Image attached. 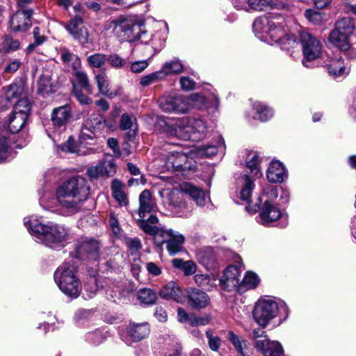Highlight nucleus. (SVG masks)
I'll return each mask as SVG.
<instances>
[{
    "label": "nucleus",
    "instance_id": "f257e3e1",
    "mask_svg": "<svg viewBox=\"0 0 356 356\" xmlns=\"http://www.w3.org/2000/svg\"><path fill=\"white\" fill-rule=\"evenodd\" d=\"M24 225L36 242L50 248L63 247L69 239L67 228L52 222L44 223L41 217L24 218Z\"/></svg>",
    "mask_w": 356,
    "mask_h": 356
},
{
    "label": "nucleus",
    "instance_id": "f03ea898",
    "mask_svg": "<svg viewBox=\"0 0 356 356\" xmlns=\"http://www.w3.org/2000/svg\"><path fill=\"white\" fill-rule=\"evenodd\" d=\"M89 189L84 177H72L58 187L56 198L61 208L70 213L76 212L80 204L88 197Z\"/></svg>",
    "mask_w": 356,
    "mask_h": 356
},
{
    "label": "nucleus",
    "instance_id": "7ed1b4c3",
    "mask_svg": "<svg viewBox=\"0 0 356 356\" xmlns=\"http://www.w3.org/2000/svg\"><path fill=\"white\" fill-rule=\"evenodd\" d=\"M105 29H112L116 36L123 40L128 41L140 40L145 44L152 41V44H157L156 35L149 37L147 32L142 29L141 24L122 17L107 22L105 24Z\"/></svg>",
    "mask_w": 356,
    "mask_h": 356
},
{
    "label": "nucleus",
    "instance_id": "20e7f679",
    "mask_svg": "<svg viewBox=\"0 0 356 356\" xmlns=\"http://www.w3.org/2000/svg\"><path fill=\"white\" fill-rule=\"evenodd\" d=\"M202 108L206 106V99L199 94H193L189 97L177 93H168L159 100L160 108L166 113L184 114L193 106Z\"/></svg>",
    "mask_w": 356,
    "mask_h": 356
},
{
    "label": "nucleus",
    "instance_id": "39448f33",
    "mask_svg": "<svg viewBox=\"0 0 356 356\" xmlns=\"http://www.w3.org/2000/svg\"><path fill=\"white\" fill-rule=\"evenodd\" d=\"M278 196V188L273 186H267L258 198L257 207L259 215L257 222L267 226L282 217L281 210L275 203Z\"/></svg>",
    "mask_w": 356,
    "mask_h": 356
},
{
    "label": "nucleus",
    "instance_id": "423d86ee",
    "mask_svg": "<svg viewBox=\"0 0 356 356\" xmlns=\"http://www.w3.org/2000/svg\"><path fill=\"white\" fill-rule=\"evenodd\" d=\"M181 191V192L177 189H165L161 192V195L166 196L169 204L177 213H179L178 209L184 206V203L181 201V193L188 195L198 207H204L210 202L209 195L205 191L189 183L182 184Z\"/></svg>",
    "mask_w": 356,
    "mask_h": 356
},
{
    "label": "nucleus",
    "instance_id": "0eeeda50",
    "mask_svg": "<svg viewBox=\"0 0 356 356\" xmlns=\"http://www.w3.org/2000/svg\"><path fill=\"white\" fill-rule=\"evenodd\" d=\"M54 280L66 296L76 298L80 295V282L73 264L65 262L60 265L54 273Z\"/></svg>",
    "mask_w": 356,
    "mask_h": 356
},
{
    "label": "nucleus",
    "instance_id": "6e6552de",
    "mask_svg": "<svg viewBox=\"0 0 356 356\" xmlns=\"http://www.w3.org/2000/svg\"><path fill=\"white\" fill-rule=\"evenodd\" d=\"M140 229L145 234L154 236L155 240H157L159 237L162 238V240L159 243L161 244L167 243L166 248L170 254L174 255L181 251L182 245L185 240L181 234L172 229L165 230L156 225H147L145 221L142 222Z\"/></svg>",
    "mask_w": 356,
    "mask_h": 356
},
{
    "label": "nucleus",
    "instance_id": "1a4fd4ad",
    "mask_svg": "<svg viewBox=\"0 0 356 356\" xmlns=\"http://www.w3.org/2000/svg\"><path fill=\"white\" fill-rule=\"evenodd\" d=\"M207 129V125L202 120L182 118L176 121L173 131L180 139L198 141L205 137Z\"/></svg>",
    "mask_w": 356,
    "mask_h": 356
},
{
    "label": "nucleus",
    "instance_id": "9d476101",
    "mask_svg": "<svg viewBox=\"0 0 356 356\" xmlns=\"http://www.w3.org/2000/svg\"><path fill=\"white\" fill-rule=\"evenodd\" d=\"M284 302H276L270 298H261L255 303L252 312L253 318L260 326L265 327L275 318L280 309L285 308Z\"/></svg>",
    "mask_w": 356,
    "mask_h": 356
},
{
    "label": "nucleus",
    "instance_id": "9b49d317",
    "mask_svg": "<svg viewBox=\"0 0 356 356\" xmlns=\"http://www.w3.org/2000/svg\"><path fill=\"white\" fill-rule=\"evenodd\" d=\"M300 42L303 55L302 63L307 68L312 67V62L323 55V42L316 36L305 31L300 33Z\"/></svg>",
    "mask_w": 356,
    "mask_h": 356
},
{
    "label": "nucleus",
    "instance_id": "f8f14e48",
    "mask_svg": "<svg viewBox=\"0 0 356 356\" xmlns=\"http://www.w3.org/2000/svg\"><path fill=\"white\" fill-rule=\"evenodd\" d=\"M282 19H277L276 20L272 19L275 25L270 27L273 31H269L267 35H261V39L266 42L280 44L283 49L289 50L290 48L295 47L298 43L293 35H290L286 33L282 26Z\"/></svg>",
    "mask_w": 356,
    "mask_h": 356
},
{
    "label": "nucleus",
    "instance_id": "ddd939ff",
    "mask_svg": "<svg viewBox=\"0 0 356 356\" xmlns=\"http://www.w3.org/2000/svg\"><path fill=\"white\" fill-rule=\"evenodd\" d=\"M156 208V204L152 199L149 190H144L139 195V208L137 211L138 218L137 219L139 227L143 221L147 225H156L158 223V218L153 214Z\"/></svg>",
    "mask_w": 356,
    "mask_h": 356
},
{
    "label": "nucleus",
    "instance_id": "4468645a",
    "mask_svg": "<svg viewBox=\"0 0 356 356\" xmlns=\"http://www.w3.org/2000/svg\"><path fill=\"white\" fill-rule=\"evenodd\" d=\"M99 243L92 238H81L76 245V255L78 258L97 260L99 254Z\"/></svg>",
    "mask_w": 356,
    "mask_h": 356
},
{
    "label": "nucleus",
    "instance_id": "2eb2a0df",
    "mask_svg": "<svg viewBox=\"0 0 356 356\" xmlns=\"http://www.w3.org/2000/svg\"><path fill=\"white\" fill-rule=\"evenodd\" d=\"M106 127L105 122L102 117L87 118L85 120L80 133V138L83 141L92 140L102 134Z\"/></svg>",
    "mask_w": 356,
    "mask_h": 356
},
{
    "label": "nucleus",
    "instance_id": "dca6fc26",
    "mask_svg": "<svg viewBox=\"0 0 356 356\" xmlns=\"http://www.w3.org/2000/svg\"><path fill=\"white\" fill-rule=\"evenodd\" d=\"M241 269L236 266H229L223 272L220 280V287L225 291H232L240 287Z\"/></svg>",
    "mask_w": 356,
    "mask_h": 356
},
{
    "label": "nucleus",
    "instance_id": "f3484780",
    "mask_svg": "<svg viewBox=\"0 0 356 356\" xmlns=\"http://www.w3.org/2000/svg\"><path fill=\"white\" fill-rule=\"evenodd\" d=\"M33 10H18L12 16L10 21V29L13 31H25L29 29L31 24V16Z\"/></svg>",
    "mask_w": 356,
    "mask_h": 356
},
{
    "label": "nucleus",
    "instance_id": "a211bd4d",
    "mask_svg": "<svg viewBox=\"0 0 356 356\" xmlns=\"http://www.w3.org/2000/svg\"><path fill=\"white\" fill-rule=\"evenodd\" d=\"M188 156L177 151L169 152L165 159V165L168 170H184L189 169L191 165L188 164Z\"/></svg>",
    "mask_w": 356,
    "mask_h": 356
},
{
    "label": "nucleus",
    "instance_id": "6ab92c4d",
    "mask_svg": "<svg viewBox=\"0 0 356 356\" xmlns=\"http://www.w3.org/2000/svg\"><path fill=\"white\" fill-rule=\"evenodd\" d=\"M257 350L262 353L264 356H284V351L278 341H270L267 336L259 339L254 342Z\"/></svg>",
    "mask_w": 356,
    "mask_h": 356
},
{
    "label": "nucleus",
    "instance_id": "aec40b11",
    "mask_svg": "<svg viewBox=\"0 0 356 356\" xmlns=\"http://www.w3.org/2000/svg\"><path fill=\"white\" fill-rule=\"evenodd\" d=\"M72 118V108L65 104L55 108L51 114V121L54 129H65Z\"/></svg>",
    "mask_w": 356,
    "mask_h": 356
},
{
    "label": "nucleus",
    "instance_id": "412c9836",
    "mask_svg": "<svg viewBox=\"0 0 356 356\" xmlns=\"http://www.w3.org/2000/svg\"><path fill=\"white\" fill-rule=\"evenodd\" d=\"M28 117L24 114H18L15 111L9 117L8 120V129H9L10 134L8 136L6 135L8 144L11 145V141L15 140V134L18 133L24 126L27 120Z\"/></svg>",
    "mask_w": 356,
    "mask_h": 356
},
{
    "label": "nucleus",
    "instance_id": "4be33fe9",
    "mask_svg": "<svg viewBox=\"0 0 356 356\" xmlns=\"http://www.w3.org/2000/svg\"><path fill=\"white\" fill-rule=\"evenodd\" d=\"M186 295L188 303L194 309L205 308L209 305V297L205 292L200 289L189 288L186 291Z\"/></svg>",
    "mask_w": 356,
    "mask_h": 356
},
{
    "label": "nucleus",
    "instance_id": "5701e85b",
    "mask_svg": "<svg viewBox=\"0 0 356 356\" xmlns=\"http://www.w3.org/2000/svg\"><path fill=\"white\" fill-rule=\"evenodd\" d=\"M287 177L283 163L279 161L270 162L267 170L266 177L271 183H282Z\"/></svg>",
    "mask_w": 356,
    "mask_h": 356
},
{
    "label": "nucleus",
    "instance_id": "b1692460",
    "mask_svg": "<svg viewBox=\"0 0 356 356\" xmlns=\"http://www.w3.org/2000/svg\"><path fill=\"white\" fill-rule=\"evenodd\" d=\"M83 20L80 17H75L65 25L66 29L74 37L83 43L88 42V33L83 29Z\"/></svg>",
    "mask_w": 356,
    "mask_h": 356
},
{
    "label": "nucleus",
    "instance_id": "393cba45",
    "mask_svg": "<svg viewBox=\"0 0 356 356\" xmlns=\"http://www.w3.org/2000/svg\"><path fill=\"white\" fill-rule=\"evenodd\" d=\"M227 339L233 345L234 349L241 356H250L252 350L250 343L243 337L235 334L232 331L227 334Z\"/></svg>",
    "mask_w": 356,
    "mask_h": 356
},
{
    "label": "nucleus",
    "instance_id": "a878e982",
    "mask_svg": "<svg viewBox=\"0 0 356 356\" xmlns=\"http://www.w3.org/2000/svg\"><path fill=\"white\" fill-rule=\"evenodd\" d=\"M330 74L334 76L348 74L350 72V67L346 65L341 60V56H336L325 64Z\"/></svg>",
    "mask_w": 356,
    "mask_h": 356
},
{
    "label": "nucleus",
    "instance_id": "bb28decb",
    "mask_svg": "<svg viewBox=\"0 0 356 356\" xmlns=\"http://www.w3.org/2000/svg\"><path fill=\"white\" fill-rule=\"evenodd\" d=\"M127 333L134 341H138L149 334V327L147 323H131L127 328Z\"/></svg>",
    "mask_w": 356,
    "mask_h": 356
},
{
    "label": "nucleus",
    "instance_id": "cd10ccee",
    "mask_svg": "<svg viewBox=\"0 0 356 356\" xmlns=\"http://www.w3.org/2000/svg\"><path fill=\"white\" fill-rule=\"evenodd\" d=\"M184 70V67L181 61L179 59H174L166 61L159 71L163 79L167 76L179 74Z\"/></svg>",
    "mask_w": 356,
    "mask_h": 356
},
{
    "label": "nucleus",
    "instance_id": "c85d7f7f",
    "mask_svg": "<svg viewBox=\"0 0 356 356\" xmlns=\"http://www.w3.org/2000/svg\"><path fill=\"white\" fill-rule=\"evenodd\" d=\"M261 159L256 152L250 153L246 159V168L252 177H260L262 175L260 163Z\"/></svg>",
    "mask_w": 356,
    "mask_h": 356
},
{
    "label": "nucleus",
    "instance_id": "c756f323",
    "mask_svg": "<svg viewBox=\"0 0 356 356\" xmlns=\"http://www.w3.org/2000/svg\"><path fill=\"white\" fill-rule=\"evenodd\" d=\"M238 184L241 186L239 197L245 202H249L254 188V182L247 175H244L238 180Z\"/></svg>",
    "mask_w": 356,
    "mask_h": 356
},
{
    "label": "nucleus",
    "instance_id": "7c9ffc66",
    "mask_svg": "<svg viewBox=\"0 0 356 356\" xmlns=\"http://www.w3.org/2000/svg\"><path fill=\"white\" fill-rule=\"evenodd\" d=\"M159 294L163 298L172 299L178 302L181 298V291L176 282H170L160 290Z\"/></svg>",
    "mask_w": 356,
    "mask_h": 356
},
{
    "label": "nucleus",
    "instance_id": "2f4dec72",
    "mask_svg": "<svg viewBox=\"0 0 356 356\" xmlns=\"http://www.w3.org/2000/svg\"><path fill=\"white\" fill-rule=\"evenodd\" d=\"M271 21L272 19L267 17H262L254 22L253 30L258 38H261V35H268V31H270V27L275 25Z\"/></svg>",
    "mask_w": 356,
    "mask_h": 356
},
{
    "label": "nucleus",
    "instance_id": "473e14b6",
    "mask_svg": "<svg viewBox=\"0 0 356 356\" xmlns=\"http://www.w3.org/2000/svg\"><path fill=\"white\" fill-rule=\"evenodd\" d=\"M348 37V35L342 33V32H339L334 29L330 34L329 40L332 44L341 51H346L349 49Z\"/></svg>",
    "mask_w": 356,
    "mask_h": 356
},
{
    "label": "nucleus",
    "instance_id": "72a5a7b5",
    "mask_svg": "<svg viewBox=\"0 0 356 356\" xmlns=\"http://www.w3.org/2000/svg\"><path fill=\"white\" fill-rule=\"evenodd\" d=\"M197 258L199 262L207 268L212 267L216 260L213 249L210 247L200 250L197 254Z\"/></svg>",
    "mask_w": 356,
    "mask_h": 356
},
{
    "label": "nucleus",
    "instance_id": "f704fd0d",
    "mask_svg": "<svg viewBox=\"0 0 356 356\" xmlns=\"http://www.w3.org/2000/svg\"><path fill=\"white\" fill-rule=\"evenodd\" d=\"M225 150V145L224 140L221 136H219L217 145H209L202 147L200 149V154L203 156L211 157L219 152L223 154Z\"/></svg>",
    "mask_w": 356,
    "mask_h": 356
},
{
    "label": "nucleus",
    "instance_id": "c9c22d12",
    "mask_svg": "<svg viewBox=\"0 0 356 356\" xmlns=\"http://www.w3.org/2000/svg\"><path fill=\"white\" fill-rule=\"evenodd\" d=\"M24 90V83L22 81H16L10 84L5 92L6 99L10 102L14 99H17L22 95Z\"/></svg>",
    "mask_w": 356,
    "mask_h": 356
},
{
    "label": "nucleus",
    "instance_id": "e433bc0d",
    "mask_svg": "<svg viewBox=\"0 0 356 356\" xmlns=\"http://www.w3.org/2000/svg\"><path fill=\"white\" fill-rule=\"evenodd\" d=\"M38 92L42 95L54 92V86L51 82V74L49 72L40 75L38 82Z\"/></svg>",
    "mask_w": 356,
    "mask_h": 356
},
{
    "label": "nucleus",
    "instance_id": "4c0bfd02",
    "mask_svg": "<svg viewBox=\"0 0 356 356\" xmlns=\"http://www.w3.org/2000/svg\"><path fill=\"white\" fill-rule=\"evenodd\" d=\"M111 190L113 197L120 206H126L128 204V198L122 191V184L120 181L115 179L112 181Z\"/></svg>",
    "mask_w": 356,
    "mask_h": 356
},
{
    "label": "nucleus",
    "instance_id": "58836bf2",
    "mask_svg": "<svg viewBox=\"0 0 356 356\" xmlns=\"http://www.w3.org/2000/svg\"><path fill=\"white\" fill-rule=\"evenodd\" d=\"M252 106L255 111V118H257L261 122L268 120L273 115V110L259 102H254Z\"/></svg>",
    "mask_w": 356,
    "mask_h": 356
},
{
    "label": "nucleus",
    "instance_id": "ea45409f",
    "mask_svg": "<svg viewBox=\"0 0 356 356\" xmlns=\"http://www.w3.org/2000/svg\"><path fill=\"white\" fill-rule=\"evenodd\" d=\"M172 263L174 267L181 270L186 276L191 275L196 272V265L191 260L185 261L181 259H174Z\"/></svg>",
    "mask_w": 356,
    "mask_h": 356
},
{
    "label": "nucleus",
    "instance_id": "a19ab883",
    "mask_svg": "<svg viewBox=\"0 0 356 356\" xmlns=\"http://www.w3.org/2000/svg\"><path fill=\"white\" fill-rule=\"evenodd\" d=\"M194 281L197 286L207 291L212 290L216 286V278L211 279L207 274H196Z\"/></svg>",
    "mask_w": 356,
    "mask_h": 356
},
{
    "label": "nucleus",
    "instance_id": "79ce46f5",
    "mask_svg": "<svg viewBox=\"0 0 356 356\" xmlns=\"http://www.w3.org/2000/svg\"><path fill=\"white\" fill-rule=\"evenodd\" d=\"M102 287V286L98 284V280L95 275L90 276L83 286L86 295L89 298H93Z\"/></svg>",
    "mask_w": 356,
    "mask_h": 356
},
{
    "label": "nucleus",
    "instance_id": "37998d69",
    "mask_svg": "<svg viewBox=\"0 0 356 356\" xmlns=\"http://www.w3.org/2000/svg\"><path fill=\"white\" fill-rule=\"evenodd\" d=\"M95 79L98 86L99 91L104 95H108L113 97V93L108 94L109 92V80L105 72H101L95 76Z\"/></svg>",
    "mask_w": 356,
    "mask_h": 356
},
{
    "label": "nucleus",
    "instance_id": "c03bdc74",
    "mask_svg": "<svg viewBox=\"0 0 356 356\" xmlns=\"http://www.w3.org/2000/svg\"><path fill=\"white\" fill-rule=\"evenodd\" d=\"M354 29V24L353 19L350 17H344L337 21L334 30L347 35L353 33Z\"/></svg>",
    "mask_w": 356,
    "mask_h": 356
},
{
    "label": "nucleus",
    "instance_id": "a18cd8bd",
    "mask_svg": "<svg viewBox=\"0 0 356 356\" xmlns=\"http://www.w3.org/2000/svg\"><path fill=\"white\" fill-rule=\"evenodd\" d=\"M259 282L258 276L252 272H248L244 276L243 281L240 282L238 289H250L255 288Z\"/></svg>",
    "mask_w": 356,
    "mask_h": 356
},
{
    "label": "nucleus",
    "instance_id": "49530a36",
    "mask_svg": "<svg viewBox=\"0 0 356 356\" xmlns=\"http://www.w3.org/2000/svg\"><path fill=\"white\" fill-rule=\"evenodd\" d=\"M11 146L8 144L6 135H0V163L8 161L12 156Z\"/></svg>",
    "mask_w": 356,
    "mask_h": 356
},
{
    "label": "nucleus",
    "instance_id": "de8ad7c7",
    "mask_svg": "<svg viewBox=\"0 0 356 356\" xmlns=\"http://www.w3.org/2000/svg\"><path fill=\"white\" fill-rule=\"evenodd\" d=\"M138 298L142 303L151 305L155 302L157 296L152 289H142L138 291Z\"/></svg>",
    "mask_w": 356,
    "mask_h": 356
},
{
    "label": "nucleus",
    "instance_id": "09e8293b",
    "mask_svg": "<svg viewBox=\"0 0 356 356\" xmlns=\"http://www.w3.org/2000/svg\"><path fill=\"white\" fill-rule=\"evenodd\" d=\"M273 5V0H248V11L251 10L257 11L266 10L272 8Z\"/></svg>",
    "mask_w": 356,
    "mask_h": 356
},
{
    "label": "nucleus",
    "instance_id": "8fccbe9b",
    "mask_svg": "<svg viewBox=\"0 0 356 356\" xmlns=\"http://www.w3.org/2000/svg\"><path fill=\"white\" fill-rule=\"evenodd\" d=\"M120 127L122 130L132 129L135 131L137 129L136 118L134 115H129L127 113L122 114Z\"/></svg>",
    "mask_w": 356,
    "mask_h": 356
},
{
    "label": "nucleus",
    "instance_id": "3c124183",
    "mask_svg": "<svg viewBox=\"0 0 356 356\" xmlns=\"http://www.w3.org/2000/svg\"><path fill=\"white\" fill-rule=\"evenodd\" d=\"M107 61V56L104 54H94L87 58V63L91 67L99 68Z\"/></svg>",
    "mask_w": 356,
    "mask_h": 356
},
{
    "label": "nucleus",
    "instance_id": "603ef678",
    "mask_svg": "<svg viewBox=\"0 0 356 356\" xmlns=\"http://www.w3.org/2000/svg\"><path fill=\"white\" fill-rule=\"evenodd\" d=\"M104 177L114 176L116 172V166L113 160H105L99 162Z\"/></svg>",
    "mask_w": 356,
    "mask_h": 356
},
{
    "label": "nucleus",
    "instance_id": "864d4df0",
    "mask_svg": "<svg viewBox=\"0 0 356 356\" xmlns=\"http://www.w3.org/2000/svg\"><path fill=\"white\" fill-rule=\"evenodd\" d=\"M162 79L161 74L159 70L141 77L140 83L143 87H147Z\"/></svg>",
    "mask_w": 356,
    "mask_h": 356
},
{
    "label": "nucleus",
    "instance_id": "5fc2aeb1",
    "mask_svg": "<svg viewBox=\"0 0 356 356\" xmlns=\"http://www.w3.org/2000/svg\"><path fill=\"white\" fill-rule=\"evenodd\" d=\"M30 110L31 107L29 100L26 98H22L17 102L13 111L18 114H24L28 117Z\"/></svg>",
    "mask_w": 356,
    "mask_h": 356
},
{
    "label": "nucleus",
    "instance_id": "6e6d98bb",
    "mask_svg": "<svg viewBox=\"0 0 356 356\" xmlns=\"http://www.w3.org/2000/svg\"><path fill=\"white\" fill-rule=\"evenodd\" d=\"M72 74L75 76L79 83L86 90H90V86L89 84L87 74L82 70L72 72Z\"/></svg>",
    "mask_w": 356,
    "mask_h": 356
},
{
    "label": "nucleus",
    "instance_id": "4d7b16f0",
    "mask_svg": "<svg viewBox=\"0 0 356 356\" xmlns=\"http://www.w3.org/2000/svg\"><path fill=\"white\" fill-rule=\"evenodd\" d=\"M107 61L109 63L111 67L117 69L122 68L127 64V62L124 58L115 54H111L109 56H108Z\"/></svg>",
    "mask_w": 356,
    "mask_h": 356
},
{
    "label": "nucleus",
    "instance_id": "13d9d810",
    "mask_svg": "<svg viewBox=\"0 0 356 356\" xmlns=\"http://www.w3.org/2000/svg\"><path fill=\"white\" fill-rule=\"evenodd\" d=\"M206 336L208 339V343L211 350L218 351L221 345L220 338L218 336H213L209 330L206 332Z\"/></svg>",
    "mask_w": 356,
    "mask_h": 356
},
{
    "label": "nucleus",
    "instance_id": "bf43d9fd",
    "mask_svg": "<svg viewBox=\"0 0 356 356\" xmlns=\"http://www.w3.org/2000/svg\"><path fill=\"white\" fill-rule=\"evenodd\" d=\"M87 175L91 180L98 179L101 177H105L99 163L95 166L90 167L87 170Z\"/></svg>",
    "mask_w": 356,
    "mask_h": 356
},
{
    "label": "nucleus",
    "instance_id": "052dcab7",
    "mask_svg": "<svg viewBox=\"0 0 356 356\" xmlns=\"http://www.w3.org/2000/svg\"><path fill=\"white\" fill-rule=\"evenodd\" d=\"M305 17L314 24H320L323 20L321 13L312 9H307L305 13Z\"/></svg>",
    "mask_w": 356,
    "mask_h": 356
},
{
    "label": "nucleus",
    "instance_id": "680f3d73",
    "mask_svg": "<svg viewBox=\"0 0 356 356\" xmlns=\"http://www.w3.org/2000/svg\"><path fill=\"white\" fill-rule=\"evenodd\" d=\"M87 341L94 345L101 343L104 337L103 333L100 330H96L93 332L88 333L87 335Z\"/></svg>",
    "mask_w": 356,
    "mask_h": 356
},
{
    "label": "nucleus",
    "instance_id": "e2e57ef3",
    "mask_svg": "<svg viewBox=\"0 0 356 356\" xmlns=\"http://www.w3.org/2000/svg\"><path fill=\"white\" fill-rule=\"evenodd\" d=\"M210 322V317L207 315L204 316H192L189 318V323L192 326L206 325Z\"/></svg>",
    "mask_w": 356,
    "mask_h": 356
},
{
    "label": "nucleus",
    "instance_id": "0e129e2a",
    "mask_svg": "<svg viewBox=\"0 0 356 356\" xmlns=\"http://www.w3.org/2000/svg\"><path fill=\"white\" fill-rule=\"evenodd\" d=\"M19 47V42L17 40L7 37L3 42V49L6 51H12L17 50Z\"/></svg>",
    "mask_w": 356,
    "mask_h": 356
},
{
    "label": "nucleus",
    "instance_id": "69168bd1",
    "mask_svg": "<svg viewBox=\"0 0 356 356\" xmlns=\"http://www.w3.org/2000/svg\"><path fill=\"white\" fill-rule=\"evenodd\" d=\"M60 149L62 152H70V153H76L78 152V147L76 144L75 141L70 138L66 143L61 145L60 146Z\"/></svg>",
    "mask_w": 356,
    "mask_h": 356
},
{
    "label": "nucleus",
    "instance_id": "338daca9",
    "mask_svg": "<svg viewBox=\"0 0 356 356\" xmlns=\"http://www.w3.org/2000/svg\"><path fill=\"white\" fill-rule=\"evenodd\" d=\"M149 65L146 60H138L131 63V71L134 73H140L144 71Z\"/></svg>",
    "mask_w": 356,
    "mask_h": 356
},
{
    "label": "nucleus",
    "instance_id": "774afa93",
    "mask_svg": "<svg viewBox=\"0 0 356 356\" xmlns=\"http://www.w3.org/2000/svg\"><path fill=\"white\" fill-rule=\"evenodd\" d=\"M179 83L184 90L188 91L194 89L195 82L188 76H182L180 78Z\"/></svg>",
    "mask_w": 356,
    "mask_h": 356
}]
</instances>
